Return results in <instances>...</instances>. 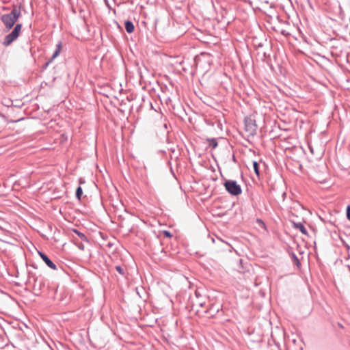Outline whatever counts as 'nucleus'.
<instances>
[{
    "mask_svg": "<svg viewBox=\"0 0 350 350\" xmlns=\"http://www.w3.org/2000/svg\"><path fill=\"white\" fill-rule=\"evenodd\" d=\"M31 278H32L33 280V284L32 285L33 293L36 295H39L45 288V280L42 277H37L35 275L29 276V279ZM29 282H31L30 280H29Z\"/></svg>",
    "mask_w": 350,
    "mask_h": 350,
    "instance_id": "20e7f679",
    "label": "nucleus"
},
{
    "mask_svg": "<svg viewBox=\"0 0 350 350\" xmlns=\"http://www.w3.org/2000/svg\"><path fill=\"white\" fill-rule=\"evenodd\" d=\"M224 187L226 191L232 196H238L242 192L241 186L237 184V181L235 180H226L224 183Z\"/></svg>",
    "mask_w": 350,
    "mask_h": 350,
    "instance_id": "39448f33",
    "label": "nucleus"
},
{
    "mask_svg": "<svg viewBox=\"0 0 350 350\" xmlns=\"http://www.w3.org/2000/svg\"><path fill=\"white\" fill-rule=\"evenodd\" d=\"M292 258H293V262L294 263L297 265V266H300L301 265V263L297 258V256L294 254L293 253L292 254Z\"/></svg>",
    "mask_w": 350,
    "mask_h": 350,
    "instance_id": "dca6fc26",
    "label": "nucleus"
},
{
    "mask_svg": "<svg viewBox=\"0 0 350 350\" xmlns=\"http://www.w3.org/2000/svg\"><path fill=\"white\" fill-rule=\"evenodd\" d=\"M294 227H295L296 229L299 230V231H300L303 234H306V235H307V234H308V231H307L306 228H305V226L303 225V224H301V223H295V224H294Z\"/></svg>",
    "mask_w": 350,
    "mask_h": 350,
    "instance_id": "9d476101",
    "label": "nucleus"
},
{
    "mask_svg": "<svg viewBox=\"0 0 350 350\" xmlns=\"http://www.w3.org/2000/svg\"><path fill=\"white\" fill-rule=\"evenodd\" d=\"M83 194V189L82 188L79 186L76 189V193H75V195H76V198L78 199V200H81V196Z\"/></svg>",
    "mask_w": 350,
    "mask_h": 350,
    "instance_id": "4468645a",
    "label": "nucleus"
},
{
    "mask_svg": "<svg viewBox=\"0 0 350 350\" xmlns=\"http://www.w3.org/2000/svg\"><path fill=\"white\" fill-rule=\"evenodd\" d=\"M72 232H75V234H77L78 235V237L83 241H86V242H88V237L85 235V234L79 232L78 230L77 229H73L72 230Z\"/></svg>",
    "mask_w": 350,
    "mask_h": 350,
    "instance_id": "9b49d317",
    "label": "nucleus"
},
{
    "mask_svg": "<svg viewBox=\"0 0 350 350\" xmlns=\"http://www.w3.org/2000/svg\"><path fill=\"white\" fill-rule=\"evenodd\" d=\"M21 16V7L14 5L12 11L10 13L3 14L1 16V20L7 30H10L14 27L15 23L18 21Z\"/></svg>",
    "mask_w": 350,
    "mask_h": 350,
    "instance_id": "f257e3e1",
    "label": "nucleus"
},
{
    "mask_svg": "<svg viewBox=\"0 0 350 350\" xmlns=\"http://www.w3.org/2000/svg\"><path fill=\"white\" fill-rule=\"evenodd\" d=\"M280 33H281V34H282L284 36L290 35V33L288 31H286L285 29H282Z\"/></svg>",
    "mask_w": 350,
    "mask_h": 350,
    "instance_id": "412c9836",
    "label": "nucleus"
},
{
    "mask_svg": "<svg viewBox=\"0 0 350 350\" xmlns=\"http://www.w3.org/2000/svg\"><path fill=\"white\" fill-rule=\"evenodd\" d=\"M163 234L167 238H171L172 237V234H171V232L170 231H167V230H163Z\"/></svg>",
    "mask_w": 350,
    "mask_h": 350,
    "instance_id": "f3484780",
    "label": "nucleus"
},
{
    "mask_svg": "<svg viewBox=\"0 0 350 350\" xmlns=\"http://www.w3.org/2000/svg\"><path fill=\"white\" fill-rule=\"evenodd\" d=\"M253 168L255 174L258 177L260 176V171H259V165L258 163L256 161H253Z\"/></svg>",
    "mask_w": 350,
    "mask_h": 350,
    "instance_id": "ddd939ff",
    "label": "nucleus"
},
{
    "mask_svg": "<svg viewBox=\"0 0 350 350\" xmlns=\"http://www.w3.org/2000/svg\"><path fill=\"white\" fill-rule=\"evenodd\" d=\"M195 296H196V299L201 297V295L198 291H195Z\"/></svg>",
    "mask_w": 350,
    "mask_h": 350,
    "instance_id": "4be33fe9",
    "label": "nucleus"
},
{
    "mask_svg": "<svg viewBox=\"0 0 350 350\" xmlns=\"http://www.w3.org/2000/svg\"><path fill=\"white\" fill-rule=\"evenodd\" d=\"M202 301H202V300L200 299V298L196 299V301H194V302H202Z\"/></svg>",
    "mask_w": 350,
    "mask_h": 350,
    "instance_id": "b1692460",
    "label": "nucleus"
},
{
    "mask_svg": "<svg viewBox=\"0 0 350 350\" xmlns=\"http://www.w3.org/2000/svg\"><path fill=\"white\" fill-rule=\"evenodd\" d=\"M347 218L350 221V205H348L346 208Z\"/></svg>",
    "mask_w": 350,
    "mask_h": 350,
    "instance_id": "a211bd4d",
    "label": "nucleus"
},
{
    "mask_svg": "<svg viewBox=\"0 0 350 350\" xmlns=\"http://www.w3.org/2000/svg\"><path fill=\"white\" fill-rule=\"evenodd\" d=\"M124 26L126 31L129 33L133 32L135 27L133 22H131V21H126L124 23Z\"/></svg>",
    "mask_w": 350,
    "mask_h": 350,
    "instance_id": "1a4fd4ad",
    "label": "nucleus"
},
{
    "mask_svg": "<svg viewBox=\"0 0 350 350\" xmlns=\"http://www.w3.org/2000/svg\"><path fill=\"white\" fill-rule=\"evenodd\" d=\"M245 131L248 133L249 136H254L256 134L257 125L254 120L252 118H245Z\"/></svg>",
    "mask_w": 350,
    "mask_h": 350,
    "instance_id": "423d86ee",
    "label": "nucleus"
},
{
    "mask_svg": "<svg viewBox=\"0 0 350 350\" xmlns=\"http://www.w3.org/2000/svg\"><path fill=\"white\" fill-rule=\"evenodd\" d=\"M116 270L120 273L122 275H125V270L124 269L120 266V265H117L116 266Z\"/></svg>",
    "mask_w": 350,
    "mask_h": 350,
    "instance_id": "2eb2a0df",
    "label": "nucleus"
},
{
    "mask_svg": "<svg viewBox=\"0 0 350 350\" xmlns=\"http://www.w3.org/2000/svg\"><path fill=\"white\" fill-rule=\"evenodd\" d=\"M75 245L78 247V248L81 250H84L85 246L81 243H75Z\"/></svg>",
    "mask_w": 350,
    "mask_h": 350,
    "instance_id": "6ab92c4d",
    "label": "nucleus"
},
{
    "mask_svg": "<svg viewBox=\"0 0 350 350\" xmlns=\"http://www.w3.org/2000/svg\"><path fill=\"white\" fill-rule=\"evenodd\" d=\"M207 142L208 145L211 146L213 148H215L218 146L217 139L215 138L207 139Z\"/></svg>",
    "mask_w": 350,
    "mask_h": 350,
    "instance_id": "f8f14e48",
    "label": "nucleus"
},
{
    "mask_svg": "<svg viewBox=\"0 0 350 350\" xmlns=\"http://www.w3.org/2000/svg\"><path fill=\"white\" fill-rule=\"evenodd\" d=\"M62 42H59L56 44L55 50L53 52L51 59L49 60V62H47L46 65H48L50 62H51L55 58H56L59 55V53L62 51Z\"/></svg>",
    "mask_w": 350,
    "mask_h": 350,
    "instance_id": "6e6552de",
    "label": "nucleus"
},
{
    "mask_svg": "<svg viewBox=\"0 0 350 350\" xmlns=\"http://www.w3.org/2000/svg\"><path fill=\"white\" fill-rule=\"evenodd\" d=\"M21 28V23L16 24L13 30L4 38L3 45L8 46L16 40L20 35Z\"/></svg>",
    "mask_w": 350,
    "mask_h": 350,
    "instance_id": "7ed1b4c3",
    "label": "nucleus"
},
{
    "mask_svg": "<svg viewBox=\"0 0 350 350\" xmlns=\"http://www.w3.org/2000/svg\"><path fill=\"white\" fill-rule=\"evenodd\" d=\"M79 183H83V182L81 180V179H80Z\"/></svg>",
    "mask_w": 350,
    "mask_h": 350,
    "instance_id": "bb28decb",
    "label": "nucleus"
},
{
    "mask_svg": "<svg viewBox=\"0 0 350 350\" xmlns=\"http://www.w3.org/2000/svg\"><path fill=\"white\" fill-rule=\"evenodd\" d=\"M193 304H196L197 306H199L200 307H203L205 304V302L204 301H202V302H194Z\"/></svg>",
    "mask_w": 350,
    "mask_h": 350,
    "instance_id": "aec40b11",
    "label": "nucleus"
},
{
    "mask_svg": "<svg viewBox=\"0 0 350 350\" xmlns=\"http://www.w3.org/2000/svg\"><path fill=\"white\" fill-rule=\"evenodd\" d=\"M338 325L339 327L343 329L344 328V326L340 323H338Z\"/></svg>",
    "mask_w": 350,
    "mask_h": 350,
    "instance_id": "5701e85b",
    "label": "nucleus"
},
{
    "mask_svg": "<svg viewBox=\"0 0 350 350\" xmlns=\"http://www.w3.org/2000/svg\"><path fill=\"white\" fill-rule=\"evenodd\" d=\"M21 28V23L16 24L13 30L4 38L3 45L8 46L16 40L20 35Z\"/></svg>",
    "mask_w": 350,
    "mask_h": 350,
    "instance_id": "f03ea898",
    "label": "nucleus"
},
{
    "mask_svg": "<svg viewBox=\"0 0 350 350\" xmlns=\"http://www.w3.org/2000/svg\"><path fill=\"white\" fill-rule=\"evenodd\" d=\"M38 254L42 260L46 263V265L53 270L57 269V267L55 264L43 252H38Z\"/></svg>",
    "mask_w": 350,
    "mask_h": 350,
    "instance_id": "0eeeda50",
    "label": "nucleus"
},
{
    "mask_svg": "<svg viewBox=\"0 0 350 350\" xmlns=\"http://www.w3.org/2000/svg\"><path fill=\"white\" fill-rule=\"evenodd\" d=\"M219 312V308H217L216 310H215L214 312L215 313H217Z\"/></svg>",
    "mask_w": 350,
    "mask_h": 350,
    "instance_id": "a878e982",
    "label": "nucleus"
},
{
    "mask_svg": "<svg viewBox=\"0 0 350 350\" xmlns=\"http://www.w3.org/2000/svg\"><path fill=\"white\" fill-rule=\"evenodd\" d=\"M212 310V308H210V309H208V310H207V309H206V310H204V312H205V313H208V312L210 310Z\"/></svg>",
    "mask_w": 350,
    "mask_h": 350,
    "instance_id": "393cba45",
    "label": "nucleus"
}]
</instances>
